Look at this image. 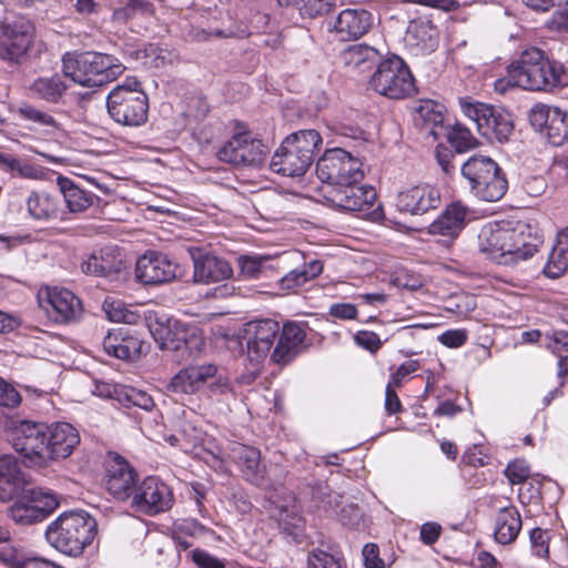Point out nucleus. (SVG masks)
I'll return each mask as SVG.
<instances>
[{
    "label": "nucleus",
    "instance_id": "69168bd1",
    "mask_svg": "<svg viewBox=\"0 0 568 568\" xmlns=\"http://www.w3.org/2000/svg\"><path fill=\"white\" fill-rule=\"evenodd\" d=\"M355 343L369 351L371 353H376L382 347V342L379 336L371 331H358L354 336Z\"/></svg>",
    "mask_w": 568,
    "mask_h": 568
},
{
    "label": "nucleus",
    "instance_id": "37998d69",
    "mask_svg": "<svg viewBox=\"0 0 568 568\" xmlns=\"http://www.w3.org/2000/svg\"><path fill=\"white\" fill-rule=\"evenodd\" d=\"M24 499L30 500L34 509L43 513L44 520L60 506L59 496L52 490L42 487L26 490Z\"/></svg>",
    "mask_w": 568,
    "mask_h": 568
},
{
    "label": "nucleus",
    "instance_id": "a211bd4d",
    "mask_svg": "<svg viewBox=\"0 0 568 568\" xmlns=\"http://www.w3.org/2000/svg\"><path fill=\"white\" fill-rule=\"evenodd\" d=\"M135 277L144 285H160L176 277V264L166 255L149 251L135 264Z\"/></svg>",
    "mask_w": 568,
    "mask_h": 568
},
{
    "label": "nucleus",
    "instance_id": "a18cd8bd",
    "mask_svg": "<svg viewBox=\"0 0 568 568\" xmlns=\"http://www.w3.org/2000/svg\"><path fill=\"white\" fill-rule=\"evenodd\" d=\"M10 518L20 526H32L42 523L43 513L34 509L31 501L24 499L16 500L9 509Z\"/></svg>",
    "mask_w": 568,
    "mask_h": 568
},
{
    "label": "nucleus",
    "instance_id": "09e8293b",
    "mask_svg": "<svg viewBox=\"0 0 568 568\" xmlns=\"http://www.w3.org/2000/svg\"><path fill=\"white\" fill-rule=\"evenodd\" d=\"M308 568H347L343 555L328 552L321 548H314L307 556Z\"/></svg>",
    "mask_w": 568,
    "mask_h": 568
},
{
    "label": "nucleus",
    "instance_id": "4be33fe9",
    "mask_svg": "<svg viewBox=\"0 0 568 568\" xmlns=\"http://www.w3.org/2000/svg\"><path fill=\"white\" fill-rule=\"evenodd\" d=\"M191 256L195 283H216L229 280L233 275L231 264L223 257L212 253H203L200 248L191 251Z\"/></svg>",
    "mask_w": 568,
    "mask_h": 568
},
{
    "label": "nucleus",
    "instance_id": "49530a36",
    "mask_svg": "<svg viewBox=\"0 0 568 568\" xmlns=\"http://www.w3.org/2000/svg\"><path fill=\"white\" fill-rule=\"evenodd\" d=\"M418 113L424 120L429 134L436 139L444 135L446 129L443 126L444 113L442 105L433 101H426L418 108Z\"/></svg>",
    "mask_w": 568,
    "mask_h": 568
},
{
    "label": "nucleus",
    "instance_id": "72a5a7b5",
    "mask_svg": "<svg viewBox=\"0 0 568 568\" xmlns=\"http://www.w3.org/2000/svg\"><path fill=\"white\" fill-rule=\"evenodd\" d=\"M57 182L64 202L72 213L85 211L93 204L94 199H97L93 193L81 189L69 178L59 176Z\"/></svg>",
    "mask_w": 568,
    "mask_h": 568
},
{
    "label": "nucleus",
    "instance_id": "393cba45",
    "mask_svg": "<svg viewBox=\"0 0 568 568\" xmlns=\"http://www.w3.org/2000/svg\"><path fill=\"white\" fill-rule=\"evenodd\" d=\"M304 329L295 323H286L277 336V344L272 353V359L277 364L291 362L298 353L305 339Z\"/></svg>",
    "mask_w": 568,
    "mask_h": 568
},
{
    "label": "nucleus",
    "instance_id": "0eeeda50",
    "mask_svg": "<svg viewBox=\"0 0 568 568\" xmlns=\"http://www.w3.org/2000/svg\"><path fill=\"white\" fill-rule=\"evenodd\" d=\"M371 88L389 99H405L416 92L414 77L403 59L397 55L379 62L369 80Z\"/></svg>",
    "mask_w": 568,
    "mask_h": 568
},
{
    "label": "nucleus",
    "instance_id": "f704fd0d",
    "mask_svg": "<svg viewBox=\"0 0 568 568\" xmlns=\"http://www.w3.org/2000/svg\"><path fill=\"white\" fill-rule=\"evenodd\" d=\"M488 176L483 179L470 192L483 201L497 202L505 195L508 189L506 174L498 165Z\"/></svg>",
    "mask_w": 568,
    "mask_h": 568
},
{
    "label": "nucleus",
    "instance_id": "5701e85b",
    "mask_svg": "<svg viewBox=\"0 0 568 568\" xmlns=\"http://www.w3.org/2000/svg\"><path fill=\"white\" fill-rule=\"evenodd\" d=\"M216 374L217 367L214 364L187 366L172 377L168 389L174 394H194Z\"/></svg>",
    "mask_w": 568,
    "mask_h": 568
},
{
    "label": "nucleus",
    "instance_id": "aec40b11",
    "mask_svg": "<svg viewBox=\"0 0 568 568\" xmlns=\"http://www.w3.org/2000/svg\"><path fill=\"white\" fill-rule=\"evenodd\" d=\"M1 437L26 459L45 457V435L41 428H0Z\"/></svg>",
    "mask_w": 568,
    "mask_h": 568
},
{
    "label": "nucleus",
    "instance_id": "864d4df0",
    "mask_svg": "<svg viewBox=\"0 0 568 568\" xmlns=\"http://www.w3.org/2000/svg\"><path fill=\"white\" fill-rule=\"evenodd\" d=\"M267 261L266 256L241 255L237 257L240 275L244 280L258 278L263 272V264Z\"/></svg>",
    "mask_w": 568,
    "mask_h": 568
},
{
    "label": "nucleus",
    "instance_id": "f8f14e48",
    "mask_svg": "<svg viewBox=\"0 0 568 568\" xmlns=\"http://www.w3.org/2000/svg\"><path fill=\"white\" fill-rule=\"evenodd\" d=\"M34 36L33 23L17 17L0 24V59L10 63H20L27 55Z\"/></svg>",
    "mask_w": 568,
    "mask_h": 568
},
{
    "label": "nucleus",
    "instance_id": "3c124183",
    "mask_svg": "<svg viewBox=\"0 0 568 568\" xmlns=\"http://www.w3.org/2000/svg\"><path fill=\"white\" fill-rule=\"evenodd\" d=\"M120 404L125 407H138L145 412H151L155 406L149 394L131 386H125Z\"/></svg>",
    "mask_w": 568,
    "mask_h": 568
},
{
    "label": "nucleus",
    "instance_id": "f03ea898",
    "mask_svg": "<svg viewBox=\"0 0 568 568\" xmlns=\"http://www.w3.org/2000/svg\"><path fill=\"white\" fill-rule=\"evenodd\" d=\"M507 75L510 84L527 91L552 93L568 88V68L537 47L524 50L508 65Z\"/></svg>",
    "mask_w": 568,
    "mask_h": 568
},
{
    "label": "nucleus",
    "instance_id": "c03bdc74",
    "mask_svg": "<svg viewBox=\"0 0 568 568\" xmlns=\"http://www.w3.org/2000/svg\"><path fill=\"white\" fill-rule=\"evenodd\" d=\"M542 135L554 146H561L568 141V118L560 109L555 108L550 122Z\"/></svg>",
    "mask_w": 568,
    "mask_h": 568
},
{
    "label": "nucleus",
    "instance_id": "1a4fd4ad",
    "mask_svg": "<svg viewBox=\"0 0 568 568\" xmlns=\"http://www.w3.org/2000/svg\"><path fill=\"white\" fill-rule=\"evenodd\" d=\"M318 179L334 186L361 182L364 178L362 162L349 152L335 148L327 150L316 163Z\"/></svg>",
    "mask_w": 568,
    "mask_h": 568
},
{
    "label": "nucleus",
    "instance_id": "680f3d73",
    "mask_svg": "<svg viewBox=\"0 0 568 568\" xmlns=\"http://www.w3.org/2000/svg\"><path fill=\"white\" fill-rule=\"evenodd\" d=\"M126 385L109 383V382H94V388L92 393L102 398H112L116 402H121Z\"/></svg>",
    "mask_w": 568,
    "mask_h": 568
},
{
    "label": "nucleus",
    "instance_id": "9d476101",
    "mask_svg": "<svg viewBox=\"0 0 568 568\" xmlns=\"http://www.w3.org/2000/svg\"><path fill=\"white\" fill-rule=\"evenodd\" d=\"M153 336L161 349L176 353V361L200 352L204 344L202 331L196 325L181 321H170L166 326L156 328Z\"/></svg>",
    "mask_w": 568,
    "mask_h": 568
},
{
    "label": "nucleus",
    "instance_id": "dca6fc26",
    "mask_svg": "<svg viewBox=\"0 0 568 568\" xmlns=\"http://www.w3.org/2000/svg\"><path fill=\"white\" fill-rule=\"evenodd\" d=\"M48 316L60 324L77 322L82 315V303L78 296L67 288L47 291L44 300L40 301Z\"/></svg>",
    "mask_w": 568,
    "mask_h": 568
},
{
    "label": "nucleus",
    "instance_id": "e2e57ef3",
    "mask_svg": "<svg viewBox=\"0 0 568 568\" xmlns=\"http://www.w3.org/2000/svg\"><path fill=\"white\" fill-rule=\"evenodd\" d=\"M22 400L19 392L6 379L0 377V406L7 408H14L20 405Z\"/></svg>",
    "mask_w": 568,
    "mask_h": 568
},
{
    "label": "nucleus",
    "instance_id": "338daca9",
    "mask_svg": "<svg viewBox=\"0 0 568 568\" xmlns=\"http://www.w3.org/2000/svg\"><path fill=\"white\" fill-rule=\"evenodd\" d=\"M435 158L445 174L450 175L456 171V164L454 163L455 155L448 148L438 145L435 150Z\"/></svg>",
    "mask_w": 568,
    "mask_h": 568
},
{
    "label": "nucleus",
    "instance_id": "58836bf2",
    "mask_svg": "<svg viewBox=\"0 0 568 568\" xmlns=\"http://www.w3.org/2000/svg\"><path fill=\"white\" fill-rule=\"evenodd\" d=\"M323 272V263L320 260H312L304 263L302 267H297L284 275L280 285L283 290H296L305 283L314 280Z\"/></svg>",
    "mask_w": 568,
    "mask_h": 568
},
{
    "label": "nucleus",
    "instance_id": "7ed1b4c3",
    "mask_svg": "<svg viewBox=\"0 0 568 568\" xmlns=\"http://www.w3.org/2000/svg\"><path fill=\"white\" fill-rule=\"evenodd\" d=\"M98 534V524L85 510L60 514L44 531L48 544L63 555L79 557Z\"/></svg>",
    "mask_w": 568,
    "mask_h": 568
},
{
    "label": "nucleus",
    "instance_id": "bb28decb",
    "mask_svg": "<svg viewBox=\"0 0 568 568\" xmlns=\"http://www.w3.org/2000/svg\"><path fill=\"white\" fill-rule=\"evenodd\" d=\"M45 457L51 459L67 458L80 443L77 428H47Z\"/></svg>",
    "mask_w": 568,
    "mask_h": 568
},
{
    "label": "nucleus",
    "instance_id": "4c0bfd02",
    "mask_svg": "<svg viewBox=\"0 0 568 568\" xmlns=\"http://www.w3.org/2000/svg\"><path fill=\"white\" fill-rule=\"evenodd\" d=\"M497 166L498 164L489 156L471 155L460 165V174L471 191L483 179L489 178L488 174Z\"/></svg>",
    "mask_w": 568,
    "mask_h": 568
},
{
    "label": "nucleus",
    "instance_id": "de8ad7c7",
    "mask_svg": "<svg viewBox=\"0 0 568 568\" xmlns=\"http://www.w3.org/2000/svg\"><path fill=\"white\" fill-rule=\"evenodd\" d=\"M445 131L444 135L447 136L449 143L458 153L475 149L478 145V141L473 136L470 130L460 123H456Z\"/></svg>",
    "mask_w": 568,
    "mask_h": 568
},
{
    "label": "nucleus",
    "instance_id": "412c9836",
    "mask_svg": "<svg viewBox=\"0 0 568 568\" xmlns=\"http://www.w3.org/2000/svg\"><path fill=\"white\" fill-rule=\"evenodd\" d=\"M80 267L87 275L113 278L125 267V262L116 245H106L90 253Z\"/></svg>",
    "mask_w": 568,
    "mask_h": 568
},
{
    "label": "nucleus",
    "instance_id": "6ab92c4d",
    "mask_svg": "<svg viewBox=\"0 0 568 568\" xmlns=\"http://www.w3.org/2000/svg\"><path fill=\"white\" fill-rule=\"evenodd\" d=\"M439 190L428 183L417 184L398 192L396 206L400 212L423 215L440 205Z\"/></svg>",
    "mask_w": 568,
    "mask_h": 568
},
{
    "label": "nucleus",
    "instance_id": "2eb2a0df",
    "mask_svg": "<svg viewBox=\"0 0 568 568\" xmlns=\"http://www.w3.org/2000/svg\"><path fill=\"white\" fill-rule=\"evenodd\" d=\"M359 182L334 186L327 191L326 199L336 207L368 215L375 205L377 193L373 186L359 185Z\"/></svg>",
    "mask_w": 568,
    "mask_h": 568
},
{
    "label": "nucleus",
    "instance_id": "c9c22d12",
    "mask_svg": "<svg viewBox=\"0 0 568 568\" xmlns=\"http://www.w3.org/2000/svg\"><path fill=\"white\" fill-rule=\"evenodd\" d=\"M521 2L537 12H547L557 7L549 24L552 29L568 34V0H521Z\"/></svg>",
    "mask_w": 568,
    "mask_h": 568
},
{
    "label": "nucleus",
    "instance_id": "9b49d317",
    "mask_svg": "<svg viewBox=\"0 0 568 568\" xmlns=\"http://www.w3.org/2000/svg\"><path fill=\"white\" fill-rule=\"evenodd\" d=\"M139 475L126 458L115 452H108L103 460L102 484L116 500L125 501L133 495Z\"/></svg>",
    "mask_w": 568,
    "mask_h": 568
},
{
    "label": "nucleus",
    "instance_id": "a878e982",
    "mask_svg": "<svg viewBox=\"0 0 568 568\" xmlns=\"http://www.w3.org/2000/svg\"><path fill=\"white\" fill-rule=\"evenodd\" d=\"M372 24V14L366 10H343L334 24L341 40L357 39L365 34Z\"/></svg>",
    "mask_w": 568,
    "mask_h": 568
},
{
    "label": "nucleus",
    "instance_id": "4d7b16f0",
    "mask_svg": "<svg viewBox=\"0 0 568 568\" xmlns=\"http://www.w3.org/2000/svg\"><path fill=\"white\" fill-rule=\"evenodd\" d=\"M505 476L513 485L523 484L530 476V467L525 459H515L508 463Z\"/></svg>",
    "mask_w": 568,
    "mask_h": 568
},
{
    "label": "nucleus",
    "instance_id": "4468645a",
    "mask_svg": "<svg viewBox=\"0 0 568 568\" xmlns=\"http://www.w3.org/2000/svg\"><path fill=\"white\" fill-rule=\"evenodd\" d=\"M280 333V324L270 318L255 320L246 323L242 332V343L247 347L252 362L265 358Z\"/></svg>",
    "mask_w": 568,
    "mask_h": 568
},
{
    "label": "nucleus",
    "instance_id": "c756f323",
    "mask_svg": "<svg viewBox=\"0 0 568 568\" xmlns=\"http://www.w3.org/2000/svg\"><path fill=\"white\" fill-rule=\"evenodd\" d=\"M26 210L32 220L50 222L60 214L59 200L44 191H32L26 199Z\"/></svg>",
    "mask_w": 568,
    "mask_h": 568
},
{
    "label": "nucleus",
    "instance_id": "13d9d810",
    "mask_svg": "<svg viewBox=\"0 0 568 568\" xmlns=\"http://www.w3.org/2000/svg\"><path fill=\"white\" fill-rule=\"evenodd\" d=\"M108 318L116 323L132 324L136 320V314L128 310L122 302L106 303L104 306Z\"/></svg>",
    "mask_w": 568,
    "mask_h": 568
},
{
    "label": "nucleus",
    "instance_id": "0e129e2a",
    "mask_svg": "<svg viewBox=\"0 0 568 568\" xmlns=\"http://www.w3.org/2000/svg\"><path fill=\"white\" fill-rule=\"evenodd\" d=\"M334 6V0H306L301 8V14L315 18L328 13Z\"/></svg>",
    "mask_w": 568,
    "mask_h": 568
},
{
    "label": "nucleus",
    "instance_id": "2f4dec72",
    "mask_svg": "<svg viewBox=\"0 0 568 568\" xmlns=\"http://www.w3.org/2000/svg\"><path fill=\"white\" fill-rule=\"evenodd\" d=\"M521 529V517L515 506L503 507L496 517L494 537L500 545L516 540Z\"/></svg>",
    "mask_w": 568,
    "mask_h": 568
},
{
    "label": "nucleus",
    "instance_id": "79ce46f5",
    "mask_svg": "<svg viewBox=\"0 0 568 568\" xmlns=\"http://www.w3.org/2000/svg\"><path fill=\"white\" fill-rule=\"evenodd\" d=\"M240 152V165L258 166L265 160L266 146L261 140L251 139L247 133H242Z\"/></svg>",
    "mask_w": 568,
    "mask_h": 568
},
{
    "label": "nucleus",
    "instance_id": "6e6d98bb",
    "mask_svg": "<svg viewBox=\"0 0 568 568\" xmlns=\"http://www.w3.org/2000/svg\"><path fill=\"white\" fill-rule=\"evenodd\" d=\"M242 133L233 135L224 145L217 151L220 161L233 165H240V150H241Z\"/></svg>",
    "mask_w": 568,
    "mask_h": 568
},
{
    "label": "nucleus",
    "instance_id": "39448f33",
    "mask_svg": "<svg viewBox=\"0 0 568 568\" xmlns=\"http://www.w3.org/2000/svg\"><path fill=\"white\" fill-rule=\"evenodd\" d=\"M316 130H300L286 136L272 156L270 168L283 176L304 175L322 145Z\"/></svg>",
    "mask_w": 568,
    "mask_h": 568
},
{
    "label": "nucleus",
    "instance_id": "a19ab883",
    "mask_svg": "<svg viewBox=\"0 0 568 568\" xmlns=\"http://www.w3.org/2000/svg\"><path fill=\"white\" fill-rule=\"evenodd\" d=\"M155 12L153 3L146 0H129L124 6L114 9L112 18L120 23H128L136 18H146Z\"/></svg>",
    "mask_w": 568,
    "mask_h": 568
},
{
    "label": "nucleus",
    "instance_id": "603ef678",
    "mask_svg": "<svg viewBox=\"0 0 568 568\" xmlns=\"http://www.w3.org/2000/svg\"><path fill=\"white\" fill-rule=\"evenodd\" d=\"M32 557L23 549L13 546L0 547V562L9 568H23L30 566Z\"/></svg>",
    "mask_w": 568,
    "mask_h": 568
},
{
    "label": "nucleus",
    "instance_id": "7c9ffc66",
    "mask_svg": "<svg viewBox=\"0 0 568 568\" xmlns=\"http://www.w3.org/2000/svg\"><path fill=\"white\" fill-rule=\"evenodd\" d=\"M466 207L453 203L429 225V233L456 237L465 226Z\"/></svg>",
    "mask_w": 568,
    "mask_h": 568
},
{
    "label": "nucleus",
    "instance_id": "20e7f679",
    "mask_svg": "<svg viewBox=\"0 0 568 568\" xmlns=\"http://www.w3.org/2000/svg\"><path fill=\"white\" fill-rule=\"evenodd\" d=\"M124 69L118 58L100 52H67L62 57L63 74L87 88L105 85L122 74Z\"/></svg>",
    "mask_w": 568,
    "mask_h": 568
},
{
    "label": "nucleus",
    "instance_id": "f3484780",
    "mask_svg": "<svg viewBox=\"0 0 568 568\" xmlns=\"http://www.w3.org/2000/svg\"><path fill=\"white\" fill-rule=\"evenodd\" d=\"M102 346L110 356L131 362L146 353L150 347L135 331L126 327L108 332Z\"/></svg>",
    "mask_w": 568,
    "mask_h": 568
},
{
    "label": "nucleus",
    "instance_id": "5fc2aeb1",
    "mask_svg": "<svg viewBox=\"0 0 568 568\" xmlns=\"http://www.w3.org/2000/svg\"><path fill=\"white\" fill-rule=\"evenodd\" d=\"M459 104L465 116L476 124L477 131L479 132V124L487 120V115L491 114L493 105L468 101L467 99H460Z\"/></svg>",
    "mask_w": 568,
    "mask_h": 568
},
{
    "label": "nucleus",
    "instance_id": "f257e3e1",
    "mask_svg": "<svg viewBox=\"0 0 568 568\" xmlns=\"http://www.w3.org/2000/svg\"><path fill=\"white\" fill-rule=\"evenodd\" d=\"M544 243L537 226L525 222L487 223L478 233V248L498 264H516L535 255Z\"/></svg>",
    "mask_w": 568,
    "mask_h": 568
},
{
    "label": "nucleus",
    "instance_id": "bf43d9fd",
    "mask_svg": "<svg viewBox=\"0 0 568 568\" xmlns=\"http://www.w3.org/2000/svg\"><path fill=\"white\" fill-rule=\"evenodd\" d=\"M552 111L555 108H550L546 104H536L531 108L529 113L530 124L539 130L542 134L550 122V116L552 115Z\"/></svg>",
    "mask_w": 568,
    "mask_h": 568
},
{
    "label": "nucleus",
    "instance_id": "ddd939ff",
    "mask_svg": "<svg viewBox=\"0 0 568 568\" xmlns=\"http://www.w3.org/2000/svg\"><path fill=\"white\" fill-rule=\"evenodd\" d=\"M135 510L154 516L169 510L174 503V495L169 485L156 476H148L136 485L131 496Z\"/></svg>",
    "mask_w": 568,
    "mask_h": 568
},
{
    "label": "nucleus",
    "instance_id": "8fccbe9b",
    "mask_svg": "<svg viewBox=\"0 0 568 568\" xmlns=\"http://www.w3.org/2000/svg\"><path fill=\"white\" fill-rule=\"evenodd\" d=\"M568 268V251L555 244L544 267L547 277L558 278Z\"/></svg>",
    "mask_w": 568,
    "mask_h": 568
},
{
    "label": "nucleus",
    "instance_id": "6e6552de",
    "mask_svg": "<svg viewBox=\"0 0 568 568\" xmlns=\"http://www.w3.org/2000/svg\"><path fill=\"white\" fill-rule=\"evenodd\" d=\"M229 457L242 478L254 486L266 488L285 483L287 471L277 464L271 469L273 478L267 477L266 466L262 464L261 452L256 447L235 443L230 447Z\"/></svg>",
    "mask_w": 568,
    "mask_h": 568
},
{
    "label": "nucleus",
    "instance_id": "774afa93",
    "mask_svg": "<svg viewBox=\"0 0 568 568\" xmlns=\"http://www.w3.org/2000/svg\"><path fill=\"white\" fill-rule=\"evenodd\" d=\"M192 560L199 568H224V564L205 550L194 549Z\"/></svg>",
    "mask_w": 568,
    "mask_h": 568
},
{
    "label": "nucleus",
    "instance_id": "c85d7f7f",
    "mask_svg": "<svg viewBox=\"0 0 568 568\" xmlns=\"http://www.w3.org/2000/svg\"><path fill=\"white\" fill-rule=\"evenodd\" d=\"M339 58L345 67L359 73L366 72L382 62V54L378 50L364 43L348 45L342 51Z\"/></svg>",
    "mask_w": 568,
    "mask_h": 568
},
{
    "label": "nucleus",
    "instance_id": "ea45409f",
    "mask_svg": "<svg viewBox=\"0 0 568 568\" xmlns=\"http://www.w3.org/2000/svg\"><path fill=\"white\" fill-rule=\"evenodd\" d=\"M0 169L9 172L12 176L30 180H38L43 174L39 166L9 153H0Z\"/></svg>",
    "mask_w": 568,
    "mask_h": 568
},
{
    "label": "nucleus",
    "instance_id": "e433bc0d",
    "mask_svg": "<svg viewBox=\"0 0 568 568\" xmlns=\"http://www.w3.org/2000/svg\"><path fill=\"white\" fill-rule=\"evenodd\" d=\"M68 85L62 75L52 74L50 77H40L33 81L30 87L31 92L40 100L49 103H59L63 98Z\"/></svg>",
    "mask_w": 568,
    "mask_h": 568
},
{
    "label": "nucleus",
    "instance_id": "423d86ee",
    "mask_svg": "<svg viewBox=\"0 0 568 568\" xmlns=\"http://www.w3.org/2000/svg\"><path fill=\"white\" fill-rule=\"evenodd\" d=\"M110 118L124 126H141L148 121L149 98L135 78H128L106 97Z\"/></svg>",
    "mask_w": 568,
    "mask_h": 568
},
{
    "label": "nucleus",
    "instance_id": "cd10ccee",
    "mask_svg": "<svg viewBox=\"0 0 568 568\" xmlns=\"http://www.w3.org/2000/svg\"><path fill=\"white\" fill-rule=\"evenodd\" d=\"M13 112L20 121L29 123L28 129L31 131L54 134L61 130L60 123L51 113L28 102L20 103Z\"/></svg>",
    "mask_w": 568,
    "mask_h": 568
},
{
    "label": "nucleus",
    "instance_id": "b1692460",
    "mask_svg": "<svg viewBox=\"0 0 568 568\" xmlns=\"http://www.w3.org/2000/svg\"><path fill=\"white\" fill-rule=\"evenodd\" d=\"M28 484L27 475L17 459L3 455L0 457V500L13 499Z\"/></svg>",
    "mask_w": 568,
    "mask_h": 568
},
{
    "label": "nucleus",
    "instance_id": "473e14b6",
    "mask_svg": "<svg viewBox=\"0 0 568 568\" xmlns=\"http://www.w3.org/2000/svg\"><path fill=\"white\" fill-rule=\"evenodd\" d=\"M484 122L479 124V133L498 142L509 140L514 131V123L509 113L500 108L491 106V114L487 115Z\"/></svg>",
    "mask_w": 568,
    "mask_h": 568
},
{
    "label": "nucleus",
    "instance_id": "052dcab7",
    "mask_svg": "<svg viewBox=\"0 0 568 568\" xmlns=\"http://www.w3.org/2000/svg\"><path fill=\"white\" fill-rule=\"evenodd\" d=\"M280 526L295 541H300L304 535V519L296 514H286L285 517L280 519Z\"/></svg>",
    "mask_w": 568,
    "mask_h": 568
}]
</instances>
